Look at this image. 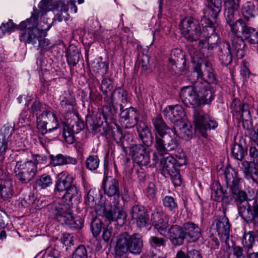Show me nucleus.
<instances>
[{
  "mask_svg": "<svg viewBox=\"0 0 258 258\" xmlns=\"http://www.w3.org/2000/svg\"><path fill=\"white\" fill-rule=\"evenodd\" d=\"M225 184L230 194V199L236 206L240 216L247 223L258 225V203L254 202L252 207L249 202L252 200L250 195L242 189V179L237 170L231 167L224 171Z\"/></svg>",
  "mask_w": 258,
  "mask_h": 258,
  "instance_id": "f257e3e1",
  "label": "nucleus"
},
{
  "mask_svg": "<svg viewBox=\"0 0 258 258\" xmlns=\"http://www.w3.org/2000/svg\"><path fill=\"white\" fill-rule=\"evenodd\" d=\"M43 2L39 4V10H34L30 18L21 22L17 27L20 31L19 40L21 42L35 45L37 44L39 48L45 49L50 44V41L41 34V29L37 28V20L40 17L43 18L50 10L47 6H43Z\"/></svg>",
  "mask_w": 258,
  "mask_h": 258,
  "instance_id": "f03ea898",
  "label": "nucleus"
},
{
  "mask_svg": "<svg viewBox=\"0 0 258 258\" xmlns=\"http://www.w3.org/2000/svg\"><path fill=\"white\" fill-rule=\"evenodd\" d=\"M179 98L182 103L188 107H194L193 118L195 128L201 135L206 138L208 130H214L218 126V122L210 115L202 109L197 108V100L195 83L186 86L180 89Z\"/></svg>",
  "mask_w": 258,
  "mask_h": 258,
  "instance_id": "7ed1b4c3",
  "label": "nucleus"
},
{
  "mask_svg": "<svg viewBox=\"0 0 258 258\" xmlns=\"http://www.w3.org/2000/svg\"><path fill=\"white\" fill-rule=\"evenodd\" d=\"M47 157L43 154H34L32 159L27 161H17L14 173L17 179L22 183L26 184L31 181L38 173L37 164H45Z\"/></svg>",
  "mask_w": 258,
  "mask_h": 258,
  "instance_id": "20e7f679",
  "label": "nucleus"
},
{
  "mask_svg": "<svg viewBox=\"0 0 258 258\" xmlns=\"http://www.w3.org/2000/svg\"><path fill=\"white\" fill-rule=\"evenodd\" d=\"M203 30L201 37L204 39L199 42L198 47L203 56L209 57L212 54L213 50L216 46V43L219 41L220 37L216 33V28L218 24L212 20L201 19Z\"/></svg>",
  "mask_w": 258,
  "mask_h": 258,
  "instance_id": "39448f33",
  "label": "nucleus"
},
{
  "mask_svg": "<svg viewBox=\"0 0 258 258\" xmlns=\"http://www.w3.org/2000/svg\"><path fill=\"white\" fill-rule=\"evenodd\" d=\"M143 247L142 236L139 233L132 235L124 232L119 235L115 248L116 255L121 256L127 252L138 255L141 253Z\"/></svg>",
  "mask_w": 258,
  "mask_h": 258,
  "instance_id": "423d86ee",
  "label": "nucleus"
},
{
  "mask_svg": "<svg viewBox=\"0 0 258 258\" xmlns=\"http://www.w3.org/2000/svg\"><path fill=\"white\" fill-rule=\"evenodd\" d=\"M179 136L174 127L155 139V147L161 156L179 149Z\"/></svg>",
  "mask_w": 258,
  "mask_h": 258,
  "instance_id": "0eeeda50",
  "label": "nucleus"
},
{
  "mask_svg": "<svg viewBox=\"0 0 258 258\" xmlns=\"http://www.w3.org/2000/svg\"><path fill=\"white\" fill-rule=\"evenodd\" d=\"M37 127L42 135L57 130L59 122L56 115L49 108H44L36 117Z\"/></svg>",
  "mask_w": 258,
  "mask_h": 258,
  "instance_id": "6e6552de",
  "label": "nucleus"
},
{
  "mask_svg": "<svg viewBox=\"0 0 258 258\" xmlns=\"http://www.w3.org/2000/svg\"><path fill=\"white\" fill-rule=\"evenodd\" d=\"M101 90L105 95L102 107V114L105 118L110 117L116 113L113 106L114 93L112 81L107 78L103 79L101 81Z\"/></svg>",
  "mask_w": 258,
  "mask_h": 258,
  "instance_id": "1a4fd4ad",
  "label": "nucleus"
},
{
  "mask_svg": "<svg viewBox=\"0 0 258 258\" xmlns=\"http://www.w3.org/2000/svg\"><path fill=\"white\" fill-rule=\"evenodd\" d=\"M241 14L242 17L236 19L238 11L234 13V20L229 22L225 19L226 23L230 28L234 26H241L242 23L244 22L246 25L250 24V20L254 18L257 14V9L255 5L252 2L248 1L244 3L241 7Z\"/></svg>",
  "mask_w": 258,
  "mask_h": 258,
  "instance_id": "9d476101",
  "label": "nucleus"
},
{
  "mask_svg": "<svg viewBox=\"0 0 258 258\" xmlns=\"http://www.w3.org/2000/svg\"><path fill=\"white\" fill-rule=\"evenodd\" d=\"M160 164L162 166V172L164 174H168L175 186H179L182 183L179 170L176 168V160L172 156L166 157L163 159H161Z\"/></svg>",
  "mask_w": 258,
  "mask_h": 258,
  "instance_id": "9b49d317",
  "label": "nucleus"
},
{
  "mask_svg": "<svg viewBox=\"0 0 258 258\" xmlns=\"http://www.w3.org/2000/svg\"><path fill=\"white\" fill-rule=\"evenodd\" d=\"M75 113L76 114H73L75 116L74 120H71L69 125L63 127L62 133L64 140L69 144H72L74 142V135L80 132L85 127L84 122L79 117L78 113L76 111Z\"/></svg>",
  "mask_w": 258,
  "mask_h": 258,
  "instance_id": "f8f14e48",
  "label": "nucleus"
},
{
  "mask_svg": "<svg viewBox=\"0 0 258 258\" xmlns=\"http://www.w3.org/2000/svg\"><path fill=\"white\" fill-rule=\"evenodd\" d=\"M193 70V72L197 74V78L207 83L208 85L214 83L216 81L212 64L207 60H201V62L198 61L194 67Z\"/></svg>",
  "mask_w": 258,
  "mask_h": 258,
  "instance_id": "ddd939ff",
  "label": "nucleus"
},
{
  "mask_svg": "<svg viewBox=\"0 0 258 258\" xmlns=\"http://www.w3.org/2000/svg\"><path fill=\"white\" fill-rule=\"evenodd\" d=\"M186 61L184 52L179 49L171 52L168 68L172 75H179L185 69Z\"/></svg>",
  "mask_w": 258,
  "mask_h": 258,
  "instance_id": "4468645a",
  "label": "nucleus"
},
{
  "mask_svg": "<svg viewBox=\"0 0 258 258\" xmlns=\"http://www.w3.org/2000/svg\"><path fill=\"white\" fill-rule=\"evenodd\" d=\"M105 218L110 222L116 221L119 225H123L126 222V215L123 210L121 201L110 202V209L104 213Z\"/></svg>",
  "mask_w": 258,
  "mask_h": 258,
  "instance_id": "2eb2a0df",
  "label": "nucleus"
},
{
  "mask_svg": "<svg viewBox=\"0 0 258 258\" xmlns=\"http://www.w3.org/2000/svg\"><path fill=\"white\" fill-rule=\"evenodd\" d=\"M129 152L135 162L142 168L148 166L150 160V152L146 147L136 144L130 148Z\"/></svg>",
  "mask_w": 258,
  "mask_h": 258,
  "instance_id": "dca6fc26",
  "label": "nucleus"
},
{
  "mask_svg": "<svg viewBox=\"0 0 258 258\" xmlns=\"http://www.w3.org/2000/svg\"><path fill=\"white\" fill-rule=\"evenodd\" d=\"M163 113L166 119L176 126L185 121V113L180 105H169L163 110Z\"/></svg>",
  "mask_w": 258,
  "mask_h": 258,
  "instance_id": "f3484780",
  "label": "nucleus"
},
{
  "mask_svg": "<svg viewBox=\"0 0 258 258\" xmlns=\"http://www.w3.org/2000/svg\"><path fill=\"white\" fill-rule=\"evenodd\" d=\"M72 205L71 203L54 204L50 206L49 212L59 223L63 224L73 214Z\"/></svg>",
  "mask_w": 258,
  "mask_h": 258,
  "instance_id": "a211bd4d",
  "label": "nucleus"
},
{
  "mask_svg": "<svg viewBox=\"0 0 258 258\" xmlns=\"http://www.w3.org/2000/svg\"><path fill=\"white\" fill-rule=\"evenodd\" d=\"M197 100V106L209 104L214 99L209 85L205 84L201 81L195 83Z\"/></svg>",
  "mask_w": 258,
  "mask_h": 258,
  "instance_id": "6ab92c4d",
  "label": "nucleus"
},
{
  "mask_svg": "<svg viewBox=\"0 0 258 258\" xmlns=\"http://www.w3.org/2000/svg\"><path fill=\"white\" fill-rule=\"evenodd\" d=\"M102 187L105 195L110 197H113L110 202H114L117 200L121 201L119 182L117 179L111 177H104Z\"/></svg>",
  "mask_w": 258,
  "mask_h": 258,
  "instance_id": "aec40b11",
  "label": "nucleus"
},
{
  "mask_svg": "<svg viewBox=\"0 0 258 258\" xmlns=\"http://www.w3.org/2000/svg\"><path fill=\"white\" fill-rule=\"evenodd\" d=\"M60 105L66 114H76L75 107L76 105L75 95L73 91L68 89L64 91L59 96Z\"/></svg>",
  "mask_w": 258,
  "mask_h": 258,
  "instance_id": "412c9836",
  "label": "nucleus"
},
{
  "mask_svg": "<svg viewBox=\"0 0 258 258\" xmlns=\"http://www.w3.org/2000/svg\"><path fill=\"white\" fill-rule=\"evenodd\" d=\"M121 112L119 114L120 121L125 128L133 127L138 124V114L133 107L123 109L122 105H120Z\"/></svg>",
  "mask_w": 258,
  "mask_h": 258,
  "instance_id": "4be33fe9",
  "label": "nucleus"
},
{
  "mask_svg": "<svg viewBox=\"0 0 258 258\" xmlns=\"http://www.w3.org/2000/svg\"><path fill=\"white\" fill-rule=\"evenodd\" d=\"M215 48L217 49V54L222 64L227 66L232 62V50L228 42L219 41Z\"/></svg>",
  "mask_w": 258,
  "mask_h": 258,
  "instance_id": "5701e85b",
  "label": "nucleus"
},
{
  "mask_svg": "<svg viewBox=\"0 0 258 258\" xmlns=\"http://www.w3.org/2000/svg\"><path fill=\"white\" fill-rule=\"evenodd\" d=\"M213 227L216 229L218 235L221 240L227 241L229 238L230 224L228 218L222 215L213 224Z\"/></svg>",
  "mask_w": 258,
  "mask_h": 258,
  "instance_id": "b1692460",
  "label": "nucleus"
},
{
  "mask_svg": "<svg viewBox=\"0 0 258 258\" xmlns=\"http://www.w3.org/2000/svg\"><path fill=\"white\" fill-rule=\"evenodd\" d=\"M131 214L132 219L136 222L138 227L143 228L146 226L149 217L144 206L140 205H134L131 209Z\"/></svg>",
  "mask_w": 258,
  "mask_h": 258,
  "instance_id": "393cba45",
  "label": "nucleus"
},
{
  "mask_svg": "<svg viewBox=\"0 0 258 258\" xmlns=\"http://www.w3.org/2000/svg\"><path fill=\"white\" fill-rule=\"evenodd\" d=\"M104 134L106 135L112 136L116 143L122 147L123 151H126L124 141L130 139V134H124L123 135L120 127L116 124L111 126L107 125Z\"/></svg>",
  "mask_w": 258,
  "mask_h": 258,
  "instance_id": "a878e982",
  "label": "nucleus"
},
{
  "mask_svg": "<svg viewBox=\"0 0 258 258\" xmlns=\"http://www.w3.org/2000/svg\"><path fill=\"white\" fill-rule=\"evenodd\" d=\"M168 235L172 245L180 246L183 244L185 235L183 226L177 224L171 225L168 230Z\"/></svg>",
  "mask_w": 258,
  "mask_h": 258,
  "instance_id": "bb28decb",
  "label": "nucleus"
},
{
  "mask_svg": "<svg viewBox=\"0 0 258 258\" xmlns=\"http://www.w3.org/2000/svg\"><path fill=\"white\" fill-rule=\"evenodd\" d=\"M151 221L155 228L161 234L168 227L169 215L161 212L154 211L151 215Z\"/></svg>",
  "mask_w": 258,
  "mask_h": 258,
  "instance_id": "cd10ccee",
  "label": "nucleus"
},
{
  "mask_svg": "<svg viewBox=\"0 0 258 258\" xmlns=\"http://www.w3.org/2000/svg\"><path fill=\"white\" fill-rule=\"evenodd\" d=\"M183 228L185 239H186L189 242H196L201 237V229L195 223L191 222H185L183 224Z\"/></svg>",
  "mask_w": 258,
  "mask_h": 258,
  "instance_id": "c85d7f7f",
  "label": "nucleus"
},
{
  "mask_svg": "<svg viewBox=\"0 0 258 258\" xmlns=\"http://www.w3.org/2000/svg\"><path fill=\"white\" fill-rule=\"evenodd\" d=\"M152 123L154 127L155 139L174 128L169 127L161 115L158 114L152 117Z\"/></svg>",
  "mask_w": 258,
  "mask_h": 258,
  "instance_id": "c756f323",
  "label": "nucleus"
},
{
  "mask_svg": "<svg viewBox=\"0 0 258 258\" xmlns=\"http://www.w3.org/2000/svg\"><path fill=\"white\" fill-rule=\"evenodd\" d=\"M241 165L245 178L258 184V163L244 161Z\"/></svg>",
  "mask_w": 258,
  "mask_h": 258,
  "instance_id": "7c9ffc66",
  "label": "nucleus"
},
{
  "mask_svg": "<svg viewBox=\"0 0 258 258\" xmlns=\"http://www.w3.org/2000/svg\"><path fill=\"white\" fill-rule=\"evenodd\" d=\"M74 179L67 172L63 171L57 176L54 192H63L74 183Z\"/></svg>",
  "mask_w": 258,
  "mask_h": 258,
  "instance_id": "2f4dec72",
  "label": "nucleus"
},
{
  "mask_svg": "<svg viewBox=\"0 0 258 258\" xmlns=\"http://www.w3.org/2000/svg\"><path fill=\"white\" fill-rule=\"evenodd\" d=\"M136 128L139 137L144 144L147 147L151 146L154 142V137L146 123L142 121L138 122Z\"/></svg>",
  "mask_w": 258,
  "mask_h": 258,
  "instance_id": "473e14b6",
  "label": "nucleus"
},
{
  "mask_svg": "<svg viewBox=\"0 0 258 258\" xmlns=\"http://www.w3.org/2000/svg\"><path fill=\"white\" fill-rule=\"evenodd\" d=\"M211 198L215 201L220 202L225 201L226 203L229 204L230 198L229 197L226 191H224L219 182H214L211 186Z\"/></svg>",
  "mask_w": 258,
  "mask_h": 258,
  "instance_id": "72a5a7b5",
  "label": "nucleus"
},
{
  "mask_svg": "<svg viewBox=\"0 0 258 258\" xmlns=\"http://www.w3.org/2000/svg\"><path fill=\"white\" fill-rule=\"evenodd\" d=\"M222 10V2L208 3L203 10L204 15L201 19L216 20Z\"/></svg>",
  "mask_w": 258,
  "mask_h": 258,
  "instance_id": "f704fd0d",
  "label": "nucleus"
},
{
  "mask_svg": "<svg viewBox=\"0 0 258 258\" xmlns=\"http://www.w3.org/2000/svg\"><path fill=\"white\" fill-rule=\"evenodd\" d=\"M232 157L237 160L242 161L247 153V147L244 140L234 142L231 147Z\"/></svg>",
  "mask_w": 258,
  "mask_h": 258,
  "instance_id": "c9c22d12",
  "label": "nucleus"
},
{
  "mask_svg": "<svg viewBox=\"0 0 258 258\" xmlns=\"http://www.w3.org/2000/svg\"><path fill=\"white\" fill-rule=\"evenodd\" d=\"M240 0H226L224 2V16L229 22L234 20V13L239 10Z\"/></svg>",
  "mask_w": 258,
  "mask_h": 258,
  "instance_id": "e433bc0d",
  "label": "nucleus"
},
{
  "mask_svg": "<svg viewBox=\"0 0 258 258\" xmlns=\"http://www.w3.org/2000/svg\"><path fill=\"white\" fill-rule=\"evenodd\" d=\"M49 159L50 160V163L53 166L67 164L75 165L77 163V160L75 158L63 155L61 154H58L56 156L50 155L49 156Z\"/></svg>",
  "mask_w": 258,
  "mask_h": 258,
  "instance_id": "4c0bfd02",
  "label": "nucleus"
},
{
  "mask_svg": "<svg viewBox=\"0 0 258 258\" xmlns=\"http://www.w3.org/2000/svg\"><path fill=\"white\" fill-rule=\"evenodd\" d=\"M63 200L66 201H69L73 205V202H78L81 198V194L79 193V190L77 187L76 184L73 183L69 186L66 190V193L63 196Z\"/></svg>",
  "mask_w": 258,
  "mask_h": 258,
  "instance_id": "58836bf2",
  "label": "nucleus"
},
{
  "mask_svg": "<svg viewBox=\"0 0 258 258\" xmlns=\"http://www.w3.org/2000/svg\"><path fill=\"white\" fill-rule=\"evenodd\" d=\"M80 51L77 47L74 45H70L66 54L68 64L73 67L76 66L80 60Z\"/></svg>",
  "mask_w": 258,
  "mask_h": 258,
  "instance_id": "ea45409f",
  "label": "nucleus"
},
{
  "mask_svg": "<svg viewBox=\"0 0 258 258\" xmlns=\"http://www.w3.org/2000/svg\"><path fill=\"white\" fill-rule=\"evenodd\" d=\"M245 40L242 38L236 36V38L232 40L231 49L235 51L238 58H242L245 55Z\"/></svg>",
  "mask_w": 258,
  "mask_h": 258,
  "instance_id": "a19ab883",
  "label": "nucleus"
},
{
  "mask_svg": "<svg viewBox=\"0 0 258 258\" xmlns=\"http://www.w3.org/2000/svg\"><path fill=\"white\" fill-rule=\"evenodd\" d=\"M199 22L192 18H185L181 20L179 25V27L181 34L184 37L192 29H196Z\"/></svg>",
  "mask_w": 258,
  "mask_h": 258,
  "instance_id": "79ce46f5",
  "label": "nucleus"
},
{
  "mask_svg": "<svg viewBox=\"0 0 258 258\" xmlns=\"http://www.w3.org/2000/svg\"><path fill=\"white\" fill-rule=\"evenodd\" d=\"M13 181L11 179L2 180L0 184V195L4 200L11 198L13 195Z\"/></svg>",
  "mask_w": 258,
  "mask_h": 258,
  "instance_id": "37998d69",
  "label": "nucleus"
},
{
  "mask_svg": "<svg viewBox=\"0 0 258 258\" xmlns=\"http://www.w3.org/2000/svg\"><path fill=\"white\" fill-rule=\"evenodd\" d=\"M231 112L234 115H239L241 117L244 111L249 110L248 104L246 103H243L237 98H234L231 104Z\"/></svg>",
  "mask_w": 258,
  "mask_h": 258,
  "instance_id": "c03bdc74",
  "label": "nucleus"
},
{
  "mask_svg": "<svg viewBox=\"0 0 258 258\" xmlns=\"http://www.w3.org/2000/svg\"><path fill=\"white\" fill-rule=\"evenodd\" d=\"M164 207L172 213L178 211V206L176 200L171 196H166L162 199Z\"/></svg>",
  "mask_w": 258,
  "mask_h": 258,
  "instance_id": "a18cd8bd",
  "label": "nucleus"
},
{
  "mask_svg": "<svg viewBox=\"0 0 258 258\" xmlns=\"http://www.w3.org/2000/svg\"><path fill=\"white\" fill-rule=\"evenodd\" d=\"M84 224V220L79 217H74L73 214L71 215V217H69L64 224L68 225L71 229H81Z\"/></svg>",
  "mask_w": 258,
  "mask_h": 258,
  "instance_id": "49530a36",
  "label": "nucleus"
},
{
  "mask_svg": "<svg viewBox=\"0 0 258 258\" xmlns=\"http://www.w3.org/2000/svg\"><path fill=\"white\" fill-rule=\"evenodd\" d=\"M98 194L97 190L92 188L87 192L85 200L86 204L90 208H94L96 212L97 207L95 199L97 198Z\"/></svg>",
  "mask_w": 258,
  "mask_h": 258,
  "instance_id": "de8ad7c7",
  "label": "nucleus"
},
{
  "mask_svg": "<svg viewBox=\"0 0 258 258\" xmlns=\"http://www.w3.org/2000/svg\"><path fill=\"white\" fill-rule=\"evenodd\" d=\"M100 160L96 155H90L86 158L85 166L86 168L91 171H95L99 167Z\"/></svg>",
  "mask_w": 258,
  "mask_h": 258,
  "instance_id": "09e8293b",
  "label": "nucleus"
},
{
  "mask_svg": "<svg viewBox=\"0 0 258 258\" xmlns=\"http://www.w3.org/2000/svg\"><path fill=\"white\" fill-rule=\"evenodd\" d=\"M242 119V126L243 128L246 130L245 134H247L251 131L254 128L252 127V122L251 118V114L250 111L245 110L241 115Z\"/></svg>",
  "mask_w": 258,
  "mask_h": 258,
  "instance_id": "8fccbe9b",
  "label": "nucleus"
},
{
  "mask_svg": "<svg viewBox=\"0 0 258 258\" xmlns=\"http://www.w3.org/2000/svg\"><path fill=\"white\" fill-rule=\"evenodd\" d=\"M104 226V224L99 219L96 217L93 218L90 223V228L93 236H97L102 229H103Z\"/></svg>",
  "mask_w": 258,
  "mask_h": 258,
  "instance_id": "3c124183",
  "label": "nucleus"
},
{
  "mask_svg": "<svg viewBox=\"0 0 258 258\" xmlns=\"http://www.w3.org/2000/svg\"><path fill=\"white\" fill-rule=\"evenodd\" d=\"M36 184L41 189H45L52 185V179L49 175L43 174L37 180Z\"/></svg>",
  "mask_w": 258,
  "mask_h": 258,
  "instance_id": "603ef678",
  "label": "nucleus"
},
{
  "mask_svg": "<svg viewBox=\"0 0 258 258\" xmlns=\"http://www.w3.org/2000/svg\"><path fill=\"white\" fill-rule=\"evenodd\" d=\"M255 240L254 232H249L243 235L242 243L243 247L249 250L251 249Z\"/></svg>",
  "mask_w": 258,
  "mask_h": 258,
  "instance_id": "864d4df0",
  "label": "nucleus"
},
{
  "mask_svg": "<svg viewBox=\"0 0 258 258\" xmlns=\"http://www.w3.org/2000/svg\"><path fill=\"white\" fill-rule=\"evenodd\" d=\"M184 37L190 42L197 41L201 38V30L199 23L197 25L195 29H192Z\"/></svg>",
  "mask_w": 258,
  "mask_h": 258,
  "instance_id": "5fc2aeb1",
  "label": "nucleus"
},
{
  "mask_svg": "<svg viewBox=\"0 0 258 258\" xmlns=\"http://www.w3.org/2000/svg\"><path fill=\"white\" fill-rule=\"evenodd\" d=\"M93 71L102 76L105 75L108 71V66L105 61H97L92 66Z\"/></svg>",
  "mask_w": 258,
  "mask_h": 258,
  "instance_id": "6e6d98bb",
  "label": "nucleus"
},
{
  "mask_svg": "<svg viewBox=\"0 0 258 258\" xmlns=\"http://www.w3.org/2000/svg\"><path fill=\"white\" fill-rule=\"evenodd\" d=\"M166 240L157 236H151L149 239V243L151 247H164L166 246Z\"/></svg>",
  "mask_w": 258,
  "mask_h": 258,
  "instance_id": "4d7b16f0",
  "label": "nucleus"
},
{
  "mask_svg": "<svg viewBox=\"0 0 258 258\" xmlns=\"http://www.w3.org/2000/svg\"><path fill=\"white\" fill-rule=\"evenodd\" d=\"M18 26H16L12 20H9L7 23H3L0 26V38L6 34L7 32L14 31Z\"/></svg>",
  "mask_w": 258,
  "mask_h": 258,
  "instance_id": "13d9d810",
  "label": "nucleus"
},
{
  "mask_svg": "<svg viewBox=\"0 0 258 258\" xmlns=\"http://www.w3.org/2000/svg\"><path fill=\"white\" fill-rule=\"evenodd\" d=\"M114 93V101L117 99V100H120L121 103H124L127 102V93L123 89L118 87L116 88L113 91Z\"/></svg>",
  "mask_w": 258,
  "mask_h": 258,
  "instance_id": "bf43d9fd",
  "label": "nucleus"
},
{
  "mask_svg": "<svg viewBox=\"0 0 258 258\" xmlns=\"http://www.w3.org/2000/svg\"><path fill=\"white\" fill-rule=\"evenodd\" d=\"M44 109L43 108V105L40 101L35 100L32 104L30 108L29 109V112L33 116L35 115H39V113L42 112Z\"/></svg>",
  "mask_w": 258,
  "mask_h": 258,
  "instance_id": "052dcab7",
  "label": "nucleus"
},
{
  "mask_svg": "<svg viewBox=\"0 0 258 258\" xmlns=\"http://www.w3.org/2000/svg\"><path fill=\"white\" fill-rule=\"evenodd\" d=\"M10 142L0 138V163H3L5 158V153L9 149Z\"/></svg>",
  "mask_w": 258,
  "mask_h": 258,
  "instance_id": "680f3d73",
  "label": "nucleus"
},
{
  "mask_svg": "<svg viewBox=\"0 0 258 258\" xmlns=\"http://www.w3.org/2000/svg\"><path fill=\"white\" fill-rule=\"evenodd\" d=\"M72 258H88V252L84 245H80L73 253Z\"/></svg>",
  "mask_w": 258,
  "mask_h": 258,
  "instance_id": "e2e57ef3",
  "label": "nucleus"
},
{
  "mask_svg": "<svg viewBox=\"0 0 258 258\" xmlns=\"http://www.w3.org/2000/svg\"><path fill=\"white\" fill-rule=\"evenodd\" d=\"M14 129L11 126H4L0 132V138L10 142V139L13 134Z\"/></svg>",
  "mask_w": 258,
  "mask_h": 258,
  "instance_id": "0e129e2a",
  "label": "nucleus"
},
{
  "mask_svg": "<svg viewBox=\"0 0 258 258\" xmlns=\"http://www.w3.org/2000/svg\"><path fill=\"white\" fill-rule=\"evenodd\" d=\"M240 75L245 80H246L251 76H254V75L251 73L247 66V63L245 61H242V66L240 69Z\"/></svg>",
  "mask_w": 258,
  "mask_h": 258,
  "instance_id": "69168bd1",
  "label": "nucleus"
},
{
  "mask_svg": "<svg viewBox=\"0 0 258 258\" xmlns=\"http://www.w3.org/2000/svg\"><path fill=\"white\" fill-rule=\"evenodd\" d=\"M180 125H182V127L180 128L182 137L185 139H191L192 136V130L188 127L185 121L182 123Z\"/></svg>",
  "mask_w": 258,
  "mask_h": 258,
  "instance_id": "338daca9",
  "label": "nucleus"
},
{
  "mask_svg": "<svg viewBox=\"0 0 258 258\" xmlns=\"http://www.w3.org/2000/svg\"><path fill=\"white\" fill-rule=\"evenodd\" d=\"M47 258H61V252L55 248L51 247L47 249L45 253L44 257Z\"/></svg>",
  "mask_w": 258,
  "mask_h": 258,
  "instance_id": "774afa93",
  "label": "nucleus"
}]
</instances>
